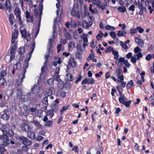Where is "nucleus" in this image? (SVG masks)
Here are the masks:
<instances>
[{
    "label": "nucleus",
    "instance_id": "6ab92c4d",
    "mask_svg": "<svg viewBox=\"0 0 154 154\" xmlns=\"http://www.w3.org/2000/svg\"><path fill=\"white\" fill-rule=\"evenodd\" d=\"M54 90V89L53 88H51L49 89H47L46 91L45 95L47 96H51L53 93V91Z\"/></svg>",
    "mask_w": 154,
    "mask_h": 154
},
{
    "label": "nucleus",
    "instance_id": "603ef678",
    "mask_svg": "<svg viewBox=\"0 0 154 154\" xmlns=\"http://www.w3.org/2000/svg\"><path fill=\"white\" fill-rule=\"evenodd\" d=\"M136 56H137V60H139L140 58L143 57V55L141 52H139L137 54H136Z\"/></svg>",
    "mask_w": 154,
    "mask_h": 154
},
{
    "label": "nucleus",
    "instance_id": "f3484780",
    "mask_svg": "<svg viewBox=\"0 0 154 154\" xmlns=\"http://www.w3.org/2000/svg\"><path fill=\"white\" fill-rule=\"evenodd\" d=\"M68 63L71 65L72 67H74L76 64V62L75 61V59L71 57L69 60Z\"/></svg>",
    "mask_w": 154,
    "mask_h": 154
},
{
    "label": "nucleus",
    "instance_id": "864d4df0",
    "mask_svg": "<svg viewBox=\"0 0 154 154\" xmlns=\"http://www.w3.org/2000/svg\"><path fill=\"white\" fill-rule=\"evenodd\" d=\"M109 35L111 37L114 38H115L116 37V34L114 32L112 31L109 33Z\"/></svg>",
    "mask_w": 154,
    "mask_h": 154
},
{
    "label": "nucleus",
    "instance_id": "ddd939ff",
    "mask_svg": "<svg viewBox=\"0 0 154 154\" xmlns=\"http://www.w3.org/2000/svg\"><path fill=\"white\" fill-rule=\"evenodd\" d=\"M57 3L56 4V6L57 9V10L56 12L57 15H58L59 12H60V14L61 15V13H62V8L61 6L60 3H59L60 0H57Z\"/></svg>",
    "mask_w": 154,
    "mask_h": 154
},
{
    "label": "nucleus",
    "instance_id": "a18cd8bd",
    "mask_svg": "<svg viewBox=\"0 0 154 154\" xmlns=\"http://www.w3.org/2000/svg\"><path fill=\"white\" fill-rule=\"evenodd\" d=\"M54 81L53 79H50L48 80L47 82L49 85L52 86L54 85Z\"/></svg>",
    "mask_w": 154,
    "mask_h": 154
},
{
    "label": "nucleus",
    "instance_id": "c85d7f7f",
    "mask_svg": "<svg viewBox=\"0 0 154 154\" xmlns=\"http://www.w3.org/2000/svg\"><path fill=\"white\" fill-rule=\"evenodd\" d=\"M117 10L120 12L124 13L126 11V8L125 6H123L119 7L117 8Z\"/></svg>",
    "mask_w": 154,
    "mask_h": 154
},
{
    "label": "nucleus",
    "instance_id": "4c0bfd02",
    "mask_svg": "<svg viewBox=\"0 0 154 154\" xmlns=\"http://www.w3.org/2000/svg\"><path fill=\"white\" fill-rule=\"evenodd\" d=\"M11 4L10 1L9 0H7L5 2V6L7 8H9L11 7Z\"/></svg>",
    "mask_w": 154,
    "mask_h": 154
},
{
    "label": "nucleus",
    "instance_id": "20e7f679",
    "mask_svg": "<svg viewBox=\"0 0 154 154\" xmlns=\"http://www.w3.org/2000/svg\"><path fill=\"white\" fill-rule=\"evenodd\" d=\"M21 11L20 8L18 7H16L14 10V14L16 18L18 19V21L20 26L22 27L23 25L21 17Z\"/></svg>",
    "mask_w": 154,
    "mask_h": 154
},
{
    "label": "nucleus",
    "instance_id": "c03bdc74",
    "mask_svg": "<svg viewBox=\"0 0 154 154\" xmlns=\"http://www.w3.org/2000/svg\"><path fill=\"white\" fill-rule=\"evenodd\" d=\"M75 57L79 59H81L82 58V54L79 52H77L75 54Z\"/></svg>",
    "mask_w": 154,
    "mask_h": 154
},
{
    "label": "nucleus",
    "instance_id": "f8f14e48",
    "mask_svg": "<svg viewBox=\"0 0 154 154\" xmlns=\"http://www.w3.org/2000/svg\"><path fill=\"white\" fill-rule=\"evenodd\" d=\"M71 14L73 16L75 17L78 18L80 17V12L79 11H76L74 8H72L71 11Z\"/></svg>",
    "mask_w": 154,
    "mask_h": 154
},
{
    "label": "nucleus",
    "instance_id": "69168bd1",
    "mask_svg": "<svg viewBox=\"0 0 154 154\" xmlns=\"http://www.w3.org/2000/svg\"><path fill=\"white\" fill-rule=\"evenodd\" d=\"M94 53H91L89 55V57H88L87 60H90L91 59H92L94 57Z\"/></svg>",
    "mask_w": 154,
    "mask_h": 154
},
{
    "label": "nucleus",
    "instance_id": "680f3d73",
    "mask_svg": "<svg viewBox=\"0 0 154 154\" xmlns=\"http://www.w3.org/2000/svg\"><path fill=\"white\" fill-rule=\"evenodd\" d=\"M134 51L135 53H138L139 52H140L141 50L139 47H137L134 48Z\"/></svg>",
    "mask_w": 154,
    "mask_h": 154
},
{
    "label": "nucleus",
    "instance_id": "a19ab883",
    "mask_svg": "<svg viewBox=\"0 0 154 154\" xmlns=\"http://www.w3.org/2000/svg\"><path fill=\"white\" fill-rule=\"evenodd\" d=\"M105 27L106 29L108 30H114L115 29V28L114 27L108 25L106 26Z\"/></svg>",
    "mask_w": 154,
    "mask_h": 154
},
{
    "label": "nucleus",
    "instance_id": "7c9ffc66",
    "mask_svg": "<svg viewBox=\"0 0 154 154\" xmlns=\"http://www.w3.org/2000/svg\"><path fill=\"white\" fill-rule=\"evenodd\" d=\"M137 60V58L136 57V54H134V56H132L130 60L131 61L133 64H135Z\"/></svg>",
    "mask_w": 154,
    "mask_h": 154
},
{
    "label": "nucleus",
    "instance_id": "423d86ee",
    "mask_svg": "<svg viewBox=\"0 0 154 154\" xmlns=\"http://www.w3.org/2000/svg\"><path fill=\"white\" fill-rule=\"evenodd\" d=\"M91 2L93 5H96L97 7L103 10L105 9V6H106L107 5L106 2L102 4L99 0H91Z\"/></svg>",
    "mask_w": 154,
    "mask_h": 154
},
{
    "label": "nucleus",
    "instance_id": "393cba45",
    "mask_svg": "<svg viewBox=\"0 0 154 154\" xmlns=\"http://www.w3.org/2000/svg\"><path fill=\"white\" fill-rule=\"evenodd\" d=\"M27 136L32 139H34L35 138V134L33 131H29L27 133Z\"/></svg>",
    "mask_w": 154,
    "mask_h": 154
},
{
    "label": "nucleus",
    "instance_id": "2f4dec72",
    "mask_svg": "<svg viewBox=\"0 0 154 154\" xmlns=\"http://www.w3.org/2000/svg\"><path fill=\"white\" fill-rule=\"evenodd\" d=\"M69 105H66L63 107L60 111L61 115L63 114V112L66 110L69 107Z\"/></svg>",
    "mask_w": 154,
    "mask_h": 154
},
{
    "label": "nucleus",
    "instance_id": "c756f323",
    "mask_svg": "<svg viewBox=\"0 0 154 154\" xmlns=\"http://www.w3.org/2000/svg\"><path fill=\"white\" fill-rule=\"evenodd\" d=\"M112 53L114 56V58L116 60H118L119 57L118 52L115 51L113 49L112 51Z\"/></svg>",
    "mask_w": 154,
    "mask_h": 154
},
{
    "label": "nucleus",
    "instance_id": "e433bc0d",
    "mask_svg": "<svg viewBox=\"0 0 154 154\" xmlns=\"http://www.w3.org/2000/svg\"><path fill=\"white\" fill-rule=\"evenodd\" d=\"M6 70H3L2 71L0 72V79L1 78H4L6 74Z\"/></svg>",
    "mask_w": 154,
    "mask_h": 154
},
{
    "label": "nucleus",
    "instance_id": "9d476101",
    "mask_svg": "<svg viewBox=\"0 0 154 154\" xmlns=\"http://www.w3.org/2000/svg\"><path fill=\"white\" fill-rule=\"evenodd\" d=\"M87 36L88 35L87 34H84L82 35L80 37L83 41V44L82 45V47L83 48H85L87 45L88 42Z\"/></svg>",
    "mask_w": 154,
    "mask_h": 154
},
{
    "label": "nucleus",
    "instance_id": "09e8293b",
    "mask_svg": "<svg viewBox=\"0 0 154 154\" xmlns=\"http://www.w3.org/2000/svg\"><path fill=\"white\" fill-rule=\"evenodd\" d=\"M120 44L121 46L124 49H127L128 48L127 45L125 44L123 42L121 41L120 42Z\"/></svg>",
    "mask_w": 154,
    "mask_h": 154
},
{
    "label": "nucleus",
    "instance_id": "c9c22d12",
    "mask_svg": "<svg viewBox=\"0 0 154 154\" xmlns=\"http://www.w3.org/2000/svg\"><path fill=\"white\" fill-rule=\"evenodd\" d=\"M113 49V48L111 46H108L106 48V49L105 50V52L106 53H110L111 51H112Z\"/></svg>",
    "mask_w": 154,
    "mask_h": 154
},
{
    "label": "nucleus",
    "instance_id": "473e14b6",
    "mask_svg": "<svg viewBox=\"0 0 154 154\" xmlns=\"http://www.w3.org/2000/svg\"><path fill=\"white\" fill-rule=\"evenodd\" d=\"M18 31L16 29L15 30L12 34V37L17 39L18 37Z\"/></svg>",
    "mask_w": 154,
    "mask_h": 154
},
{
    "label": "nucleus",
    "instance_id": "f03ea898",
    "mask_svg": "<svg viewBox=\"0 0 154 154\" xmlns=\"http://www.w3.org/2000/svg\"><path fill=\"white\" fill-rule=\"evenodd\" d=\"M54 36H53V37L51 39H50L49 41V43L48 44V54H47L45 55V61L44 63V66H42L41 69L42 72L40 74L41 77H42L43 75L44 71V68L47 64V61H48V57H51V54L52 53V51L51 48L52 47L51 42L53 40H54Z\"/></svg>",
    "mask_w": 154,
    "mask_h": 154
},
{
    "label": "nucleus",
    "instance_id": "9b49d317",
    "mask_svg": "<svg viewBox=\"0 0 154 154\" xmlns=\"http://www.w3.org/2000/svg\"><path fill=\"white\" fill-rule=\"evenodd\" d=\"M95 82L94 80L91 78H86L82 82V84L84 85L87 83L88 84H93Z\"/></svg>",
    "mask_w": 154,
    "mask_h": 154
},
{
    "label": "nucleus",
    "instance_id": "58836bf2",
    "mask_svg": "<svg viewBox=\"0 0 154 154\" xmlns=\"http://www.w3.org/2000/svg\"><path fill=\"white\" fill-rule=\"evenodd\" d=\"M23 144L24 145L29 146L31 144L32 142L28 140L27 138L26 140L23 142Z\"/></svg>",
    "mask_w": 154,
    "mask_h": 154
},
{
    "label": "nucleus",
    "instance_id": "052dcab7",
    "mask_svg": "<svg viewBox=\"0 0 154 154\" xmlns=\"http://www.w3.org/2000/svg\"><path fill=\"white\" fill-rule=\"evenodd\" d=\"M11 55L10 57V59L8 60V62H11L12 60L15 57V54H11Z\"/></svg>",
    "mask_w": 154,
    "mask_h": 154
},
{
    "label": "nucleus",
    "instance_id": "72a5a7b5",
    "mask_svg": "<svg viewBox=\"0 0 154 154\" xmlns=\"http://www.w3.org/2000/svg\"><path fill=\"white\" fill-rule=\"evenodd\" d=\"M14 20V15L13 14H10L9 16V21L11 25L14 24L13 20Z\"/></svg>",
    "mask_w": 154,
    "mask_h": 154
},
{
    "label": "nucleus",
    "instance_id": "39448f33",
    "mask_svg": "<svg viewBox=\"0 0 154 154\" xmlns=\"http://www.w3.org/2000/svg\"><path fill=\"white\" fill-rule=\"evenodd\" d=\"M42 90V88L40 85L39 84L34 85L32 88V91L31 93L29 94L28 95H32L31 94H33L36 93L37 94L40 93Z\"/></svg>",
    "mask_w": 154,
    "mask_h": 154
},
{
    "label": "nucleus",
    "instance_id": "a211bd4d",
    "mask_svg": "<svg viewBox=\"0 0 154 154\" xmlns=\"http://www.w3.org/2000/svg\"><path fill=\"white\" fill-rule=\"evenodd\" d=\"M65 78L66 80L69 82L72 81L73 79L72 75L71 74L69 73L66 75Z\"/></svg>",
    "mask_w": 154,
    "mask_h": 154
},
{
    "label": "nucleus",
    "instance_id": "f257e3e1",
    "mask_svg": "<svg viewBox=\"0 0 154 154\" xmlns=\"http://www.w3.org/2000/svg\"><path fill=\"white\" fill-rule=\"evenodd\" d=\"M0 139L1 142L5 146H8L10 144V141L7 136L8 129L4 125H2L0 127Z\"/></svg>",
    "mask_w": 154,
    "mask_h": 154
},
{
    "label": "nucleus",
    "instance_id": "bb28decb",
    "mask_svg": "<svg viewBox=\"0 0 154 154\" xmlns=\"http://www.w3.org/2000/svg\"><path fill=\"white\" fill-rule=\"evenodd\" d=\"M134 86L133 81L131 80L129 81L128 83L126 86V88L127 89H129Z\"/></svg>",
    "mask_w": 154,
    "mask_h": 154
},
{
    "label": "nucleus",
    "instance_id": "aec40b11",
    "mask_svg": "<svg viewBox=\"0 0 154 154\" xmlns=\"http://www.w3.org/2000/svg\"><path fill=\"white\" fill-rule=\"evenodd\" d=\"M119 102L122 104L127 100V98L122 94H120V97L119 98Z\"/></svg>",
    "mask_w": 154,
    "mask_h": 154
},
{
    "label": "nucleus",
    "instance_id": "338daca9",
    "mask_svg": "<svg viewBox=\"0 0 154 154\" xmlns=\"http://www.w3.org/2000/svg\"><path fill=\"white\" fill-rule=\"evenodd\" d=\"M124 64L128 68L129 67L130 64L127 60H125L124 62Z\"/></svg>",
    "mask_w": 154,
    "mask_h": 154
},
{
    "label": "nucleus",
    "instance_id": "f704fd0d",
    "mask_svg": "<svg viewBox=\"0 0 154 154\" xmlns=\"http://www.w3.org/2000/svg\"><path fill=\"white\" fill-rule=\"evenodd\" d=\"M64 85L63 84V82L62 81H60L59 82V83L57 84V86L59 88L62 89L64 87Z\"/></svg>",
    "mask_w": 154,
    "mask_h": 154
},
{
    "label": "nucleus",
    "instance_id": "4468645a",
    "mask_svg": "<svg viewBox=\"0 0 154 154\" xmlns=\"http://www.w3.org/2000/svg\"><path fill=\"white\" fill-rule=\"evenodd\" d=\"M135 41L138 45L141 47H142L144 43L143 41L140 38L138 37H135Z\"/></svg>",
    "mask_w": 154,
    "mask_h": 154
},
{
    "label": "nucleus",
    "instance_id": "a878e982",
    "mask_svg": "<svg viewBox=\"0 0 154 154\" xmlns=\"http://www.w3.org/2000/svg\"><path fill=\"white\" fill-rule=\"evenodd\" d=\"M17 48V44H15L13 45L11 49L10 54H15V51Z\"/></svg>",
    "mask_w": 154,
    "mask_h": 154
},
{
    "label": "nucleus",
    "instance_id": "dca6fc26",
    "mask_svg": "<svg viewBox=\"0 0 154 154\" xmlns=\"http://www.w3.org/2000/svg\"><path fill=\"white\" fill-rule=\"evenodd\" d=\"M125 61L123 58L121 57L119 59L118 61H116V63L118 66L121 67L123 65L122 63H124Z\"/></svg>",
    "mask_w": 154,
    "mask_h": 154
},
{
    "label": "nucleus",
    "instance_id": "ea45409f",
    "mask_svg": "<svg viewBox=\"0 0 154 154\" xmlns=\"http://www.w3.org/2000/svg\"><path fill=\"white\" fill-rule=\"evenodd\" d=\"M150 103L154 105V93L149 98V102Z\"/></svg>",
    "mask_w": 154,
    "mask_h": 154
},
{
    "label": "nucleus",
    "instance_id": "4d7b16f0",
    "mask_svg": "<svg viewBox=\"0 0 154 154\" xmlns=\"http://www.w3.org/2000/svg\"><path fill=\"white\" fill-rule=\"evenodd\" d=\"M137 28H136L134 29H131V30L130 31V33L131 34H132L133 35L134 34L137 33Z\"/></svg>",
    "mask_w": 154,
    "mask_h": 154
},
{
    "label": "nucleus",
    "instance_id": "0eeeda50",
    "mask_svg": "<svg viewBox=\"0 0 154 154\" xmlns=\"http://www.w3.org/2000/svg\"><path fill=\"white\" fill-rule=\"evenodd\" d=\"M20 32L22 36L25 39H26L27 41H29L31 38V34L30 33H27L26 30L25 29L22 30L20 29Z\"/></svg>",
    "mask_w": 154,
    "mask_h": 154
},
{
    "label": "nucleus",
    "instance_id": "3c124183",
    "mask_svg": "<svg viewBox=\"0 0 154 154\" xmlns=\"http://www.w3.org/2000/svg\"><path fill=\"white\" fill-rule=\"evenodd\" d=\"M97 44V42L94 40L92 41L91 42V47L93 48H94Z\"/></svg>",
    "mask_w": 154,
    "mask_h": 154
},
{
    "label": "nucleus",
    "instance_id": "49530a36",
    "mask_svg": "<svg viewBox=\"0 0 154 154\" xmlns=\"http://www.w3.org/2000/svg\"><path fill=\"white\" fill-rule=\"evenodd\" d=\"M35 124L37 126L38 129H41L42 128V126L37 121H35L34 122Z\"/></svg>",
    "mask_w": 154,
    "mask_h": 154
},
{
    "label": "nucleus",
    "instance_id": "4be33fe9",
    "mask_svg": "<svg viewBox=\"0 0 154 154\" xmlns=\"http://www.w3.org/2000/svg\"><path fill=\"white\" fill-rule=\"evenodd\" d=\"M66 92L61 90L58 91L57 95L62 98L65 97L66 96Z\"/></svg>",
    "mask_w": 154,
    "mask_h": 154
},
{
    "label": "nucleus",
    "instance_id": "6e6552de",
    "mask_svg": "<svg viewBox=\"0 0 154 154\" xmlns=\"http://www.w3.org/2000/svg\"><path fill=\"white\" fill-rule=\"evenodd\" d=\"M26 72V70H25L23 72H22L19 75L16 81V83L18 85H20L21 83L23 81V79L25 78V74Z\"/></svg>",
    "mask_w": 154,
    "mask_h": 154
},
{
    "label": "nucleus",
    "instance_id": "412c9836",
    "mask_svg": "<svg viewBox=\"0 0 154 154\" xmlns=\"http://www.w3.org/2000/svg\"><path fill=\"white\" fill-rule=\"evenodd\" d=\"M92 22L90 21L89 23L86 20H84L83 23V27L86 28H88L91 26V25Z\"/></svg>",
    "mask_w": 154,
    "mask_h": 154
},
{
    "label": "nucleus",
    "instance_id": "2eb2a0df",
    "mask_svg": "<svg viewBox=\"0 0 154 154\" xmlns=\"http://www.w3.org/2000/svg\"><path fill=\"white\" fill-rule=\"evenodd\" d=\"M127 34V32L123 30H120L118 31L117 35L118 37L125 36Z\"/></svg>",
    "mask_w": 154,
    "mask_h": 154
},
{
    "label": "nucleus",
    "instance_id": "b1692460",
    "mask_svg": "<svg viewBox=\"0 0 154 154\" xmlns=\"http://www.w3.org/2000/svg\"><path fill=\"white\" fill-rule=\"evenodd\" d=\"M75 44L72 42H69L68 44V48L69 51H72L73 48H75Z\"/></svg>",
    "mask_w": 154,
    "mask_h": 154
},
{
    "label": "nucleus",
    "instance_id": "7ed1b4c3",
    "mask_svg": "<svg viewBox=\"0 0 154 154\" xmlns=\"http://www.w3.org/2000/svg\"><path fill=\"white\" fill-rule=\"evenodd\" d=\"M35 46V44L34 43H33L31 47H30L29 48H31V51L30 53H29L27 56V58H26V60H25V62L23 64V69L24 70L22 72H23L25 70H26V69L28 68L29 66L28 62L29 60L31 54L32 53L34 50V48Z\"/></svg>",
    "mask_w": 154,
    "mask_h": 154
},
{
    "label": "nucleus",
    "instance_id": "cd10ccee",
    "mask_svg": "<svg viewBox=\"0 0 154 154\" xmlns=\"http://www.w3.org/2000/svg\"><path fill=\"white\" fill-rule=\"evenodd\" d=\"M71 84L68 82H66L64 84V87L66 90H69L71 88Z\"/></svg>",
    "mask_w": 154,
    "mask_h": 154
},
{
    "label": "nucleus",
    "instance_id": "8fccbe9b",
    "mask_svg": "<svg viewBox=\"0 0 154 154\" xmlns=\"http://www.w3.org/2000/svg\"><path fill=\"white\" fill-rule=\"evenodd\" d=\"M77 48L78 50V51H79L80 52H81L82 53L83 52V50L82 49V48L81 46V45L79 44H78L77 45Z\"/></svg>",
    "mask_w": 154,
    "mask_h": 154
},
{
    "label": "nucleus",
    "instance_id": "e2e57ef3",
    "mask_svg": "<svg viewBox=\"0 0 154 154\" xmlns=\"http://www.w3.org/2000/svg\"><path fill=\"white\" fill-rule=\"evenodd\" d=\"M52 122L51 121H48L45 123V125L46 126H49L52 124Z\"/></svg>",
    "mask_w": 154,
    "mask_h": 154
},
{
    "label": "nucleus",
    "instance_id": "0e129e2a",
    "mask_svg": "<svg viewBox=\"0 0 154 154\" xmlns=\"http://www.w3.org/2000/svg\"><path fill=\"white\" fill-rule=\"evenodd\" d=\"M14 132L11 130H9L8 131L7 134L10 136H13L14 135Z\"/></svg>",
    "mask_w": 154,
    "mask_h": 154
},
{
    "label": "nucleus",
    "instance_id": "1a4fd4ad",
    "mask_svg": "<svg viewBox=\"0 0 154 154\" xmlns=\"http://www.w3.org/2000/svg\"><path fill=\"white\" fill-rule=\"evenodd\" d=\"M55 105L56 106H57L55 108H54L53 109H51L49 110H48L46 112V115L47 116H50V117L51 118H52L54 115L53 112H57L59 109L58 106L56 104H55Z\"/></svg>",
    "mask_w": 154,
    "mask_h": 154
},
{
    "label": "nucleus",
    "instance_id": "13d9d810",
    "mask_svg": "<svg viewBox=\"0 0 154 154\" xmlns=\"http://www.w3.org/2000/svg\"><path fill=\"white\" fill-rule=\"evenodd\" d=\"M42 103L43 104L46 105L48 104V98L47 97H45L42 100Z\"/></svg>",
    "mask_w": 154,
    "mask_h": 154
},
{
    "label": "nucleus",
    "instance_id": "bf43d9fd",
    "mask_svg": "<svg viewBox=\"0 0 154 154\" xmlns=\"http://www.w3.org/2000/svg\"><path fill=\"white\" fill-rule=\"evenodd\" d=\"M137 31H138L139 32L141 33H142L143 31V29L140 26H138L137 27Z\"/></svg>",
    "mask_w": 154,
    "mask_h": 154
},
{
    "label": "nucleus",
    "instance_id": "5701e85b",
    "mask_svg": "<svg viewBox=\"0 0 154 154\" xmlns=\"http://www.w3.org/2000/svg\"><path fill=\"white\" fill-rule=\"evenodd\" d=\"M22 127L23 130L27 131H29L30 129V128L29 126L25 123H23L22 125Z\"/></svg>",
    "mask_w": 154,
    "mask_h": 154
},
{
    "label": "nucleus",
    "instance_id": "79ce46f5",
    "mask_svg": "<svg viewBox=\"0 0 154 154\" xmlns=\"http://www.w3.org/2000/svg\"><path fill=\"white\" fill-rule=\"evenodd\" d=\"M53 77L54 80H55L58 82L62 81L60 78L59 75H54Z\"/></svg>",
    "mask_w": 154,
    "mask_h": 154
},
{
    "label": "nucleus",
    "instance_id": "6e6d98bb",
    "mask_svg": "<svg viewBox=\"0 0 154 154\" xmlns=\"http://www.w3.org/2000/svg\"><path fill=\"white\" fill-rule=\"evenodd\" d=\"M73 37L76 39H77L78 38L79 36L78 35L76 30L73 33Z\"/></svg>",
    "mask_w": 154,
    "mask_h": 154
},
{
    "label": "nucleus",
    "instance_id": "37998d69",
    "mask_svg": "<svg viewBox=\"0 0 154 154\" xmlns=\"http://www.w3.org/2000/svg\"><path fill=\"white\" fill-rule=\"evenodd\" d=\"M2 118L5 120H7L9 119V116L8 114H5L2 115Z\"/></svg>",
    "mask_w": 154,
    "mask_h": 154
},
{
    "label": "nucleus",
    "instance_id": "774afa93",
    "mask_svg": "<svg viewBox=\"0 0 154 154\" xmlns=\"http://www.w3.org/2000/svg\"><path fill=\"white\" fill-rule=\"evenodd\" d=\"M152 56L150 54H148L146 57L145 59L149 61L152 58Z\"/></svg>",
    "mask_w": 154,
    "mask_h": 154
},
{
    "label": "nucleus",
    "instance_id": "de8ad7c7",
    "mask_svg": "<svg viewBox=\"0 0 154 154\" xmlns=\"http://www.w3.org/2000/svg\"><path fill=\"white\" fill-rule=\"evenodd\" d=\"M24 52V48L22 47L18 49V52L20 54H22Z\"/></svg>",
    "mask_w": 154,
    "mask_h": 154
},
{
    "label": "nucleus",
    "instance_id": "5fc2aeb1",
    "mask_svg": "<svg viewBox=\"0 0 154 154\" xmlns=\"http://www.w3.org/2000/svg\"><path fill=\"white\" fill-rule=\"evenodd\" d=\"M5 82L6 81L4 78L0 79V85H4Z\"/></svg>",
    "mask_w": 154,
    "mask_h": 154
}]
</instances>
